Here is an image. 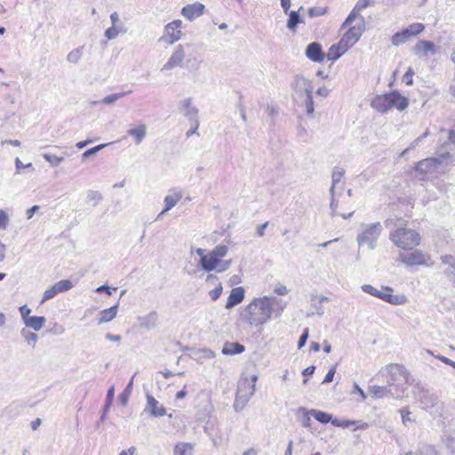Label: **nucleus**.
<instances>
[{"instance_id": "nucleus-11", "label": "nucleus", "mask_w": 455, "mask_h": 455, "mask_svg": "<svg viewBox=\"0 0 455 455\" xmlns=\"http://www.w3.org/2000/svg\"><path fill=\"white\" fill-rule=\"evenodd\" d=\"M441 267L445 277L455 283V255L441 256Z\"/></svg>"}, {"instance_id": "nucleus-46", "label": "nucleus", "mask_w": 455, "mask_h": 455, "mask_svg": "<svg viewBox=\"0 0 455 455\" xmlns=\"http://www.w3.org/2000/svg\"><path fill=\"white\" fill-rule=\"evenodd\" d=\"M417 455H439V452L434 446L425 445L419 450Z\"/></svg>"}, {"instance_id": "nucleus-43", "label": "nucleus", "mask_w": 455, "mask_h": 455, "mask_svg": "<svg viewBox=\"0 0 455 455\" xmlns=\"http://www.w3.org/2000/svg\"><path fill=\"white\" fill-rule=\"evenodd\" d=\"M58 293H60V292L57 291V289L53 284L52 286H51L50 288L45 290V291L43 294V298L40 301V304L43 305L46 300H49V299L54 298Z\"/></svg>"}, {"instance_id": "nucleus-15", "label": "nucleus", "mask_w": 455, "mask_h": 455, "mask_svg": "<svg viewBox=\"0 0 455 455\" xmlns=\"http://www.w3.org/2000/svg\"><path fill=\"white\" fill-rule=\"evenodd\" d=\"M293 86L295 91L301 95L307 96L312 93V83L301 76H297L294 79Z\"/></svg>"}, {"instance_id": "nucleus-60", "label": "nucleus", "mask_w": 455, "mask_h": 455, "mask_svg": "<svg viewBox=\"0 0 455 455\" xmlns=\"http://www.w3.org/2000/svg\"><path fill=\"white\" fill-rule=\"evenodd\" d=\"M308 339V330L305 329L301 336L299 337V342H298V347L301 348L305 346L307 340Z\"/></svg>"}, {"instance_id": "nucleus-40", "label": "nucleus", "mask_w": 455, "mask_h": 455, "mask_svg": "<svg viewBox=\"0 0 455 455\" xmlns=\"http://www.w3.org/2000/svg\"><path fill=\"white\" fill-rule=\"evenodd\" d=\"M43 157L53 167L59 166L65 159L64 156H58L51 153H44Z\"/></svg>"}, {"instance_id": "nucleus-31", "label": "nucleus", "mask_w": 455, "mask_h": 455, "mask_svg": "<svg viewBox=\"0 0 455 455\" xmlns=\"http://www.w3.org/2000/svg\"><path fill=\"white\" fill-rule=\"evenodd\" d=\"M257 379H258V377L256 375H253L251 377V380L243 379V380L240 381L239 385H238V391L241 392L243 388H248L249 392L245 393L243 395L244 396L252 395L254 394V390H255L254 387H255V382L257 381Z\"/></svg>"}, {"instance_id": "nucleus-53", "label": "nucleus", "mask_w": 455, "mask_h": 455, "mask_svg": "<svg viewBox=\"0 0 455 455\" xmlns=\"http://www.w3.org/2000/svg\"><path fill=\"white\" fill-rule=\"evenodd\" d=\"M106 144H100V145H98L96 147H93L88 150H86L85 152L83 153V158H87L92 155H95L97 152H99L100 149H102L103 148H105Z\"/></svg>"}, {"instance_id": "nucleus-39", "label": "nucleus", "mask_w": 455, "mask_h": 455, "mask_svg": "<svg viewBox=\"0 0 455 455\" xmlns=\"http://www.w3.org/2000/svg\"><path fill=\"white\" fill-rule=\"evenodd\" d=\"M20 333L29 346L33 347L36 346L38 341V337L35 332H31L27 329H23L21 330Z\"/></svg>"}, {"instance_id": "nucleus-6", "label": "nucleus", "mask_w": 455, "mask_h": 455, "mask_svg": "<svg viewBox=\"0 0 455 455\" xmlns=\"http://www.w3.org/2000/svg\"><path fill=\"white\" fill-rule=\"evenodd\" d=\"M424 28L425 26L422 23L411 24L406 28L393 35L391 37V43L394 46H399L409 41L411 37L420 34Z\"/></svg>"}, {"instance_id": "nucleus-56", "label": "nucleus", "mask_w": 455, "mask_h": 455, "mask_svg": "<svg viewBox=\"0 0 455 455\" xmlns=\"http://www.w3.org/2000/svg\"><path fill=\"white\" fill-rule=\"evenodd\" d=\"M413 74H414V72H413L412 68H409L408 70L406 71V73L403 76V81L408 85L412 84Z\"/></svg>"}, {"instance_id": "nucleus-63", "label": "nucleus", "mask_w": 455, "mask_h": 455, "mask_svg": "<svg viewBox=\"0 0 455 455\" xmlns=\"http://www.w3.org/2000/svg\"><path fill=\"white\" fill-rule=\"evenodd\" d=\"M310 416H311V414L309 413V411L303 414V417L301 419V424L303 427H308L310 426V423H311Z\"/></svg>"}, {"instance_id": "nucleus-57", "label": "nucleus", "mask_w": 455, "mask_h": 455, "mask_svg": "<svg viewBox=\"0 0 455 455\" xmlns=\"http://www.w3.org/2000/svg\"><path fill=\"white\" fill-rule=\"evenodd\" d=\"M246 407V400H235L233 408L236 412L242 411Z\"/></svg>"}, {"instance_id": "nucleus-17", "label": "nucleus", "mask_w": 455, "mask_h": 455, "mask_svg": "<svg viewBox=\"0 0 455 455\" xmlns=\"http://www.w3.org/2000/svg\"><path fill=\"white\" fill-rule=\"evenodd\" d=\"M306 56L315 62H322L324 59V54L322 52V47L318 43H311L306 49Z\"/></svg>"}, {"instance_id": "nucleus-44", "label": "nucleus", "mask_w": 455, "mask_h": 455, "mask_svg": "<svg viewBox=\"0 0 455 455\" xmlns=\"http://www.w3.org/2000/svg\"><path fill=\"white\" fill-rule=\"evenodd\" d=\"M344 53L338 49V46L336 44L331 45L329 48V51L327 52V58L331 60H337L339 57H341Z\"/></svg>"}, {"instance_id": "nucleus-38", "label": "nucleus", "mask_w": 455, "mask_h": 455, "mask_svg": "<svg viewBox=\"0 0 455 455\" xmlns=\"http://www.w3.org/2000/svg\"><path fill=\"white\" fill-rule=\"evenodd\" d=\"M338 208H339L338 203L333 198V195H331V216H333V217L334 216H340L344 220H347V219H349L354 214V211L350 212L347 214L339 212Z\"/></svg>"}, {"instance_id": "nucleus-22", "label": "nucleus", "mask_w": 455, "mask_h": 455, "mask_svg": "<svg viewBox=\"0 0 455 455\" xmlns=\"http://www.w3.org/2000/svg\"><path fill=\"white\" fill-rule=\"evenodd\" d=\"M414 52L419 56H427L428 52H435V44L430 41L420 40L416 44Z\"/></svg>"}, {"instance_id": "nucleus-26", "label": "nucleus", "mask_w": 455, "mask_h": 455, "mask_svg": "<svg viewBox=\"0 0 455 455\" xmlns=\"http://www.w3.org/2000/svg\"><path fill=\"white\" fill-rule=\"evenodd\" d=\"M145 411H149L150 414L155 417L164 416L165 414V409L157 400H148Z\"/></svg>"}, {"instance_id": "nucleus-24", "label": "nucleus", "mask_w": 455, "mask_h": 455, "mask_svg": "<svg viewBox=\"0 0 455 455\" xmlns=\"http://www.w3.org/2000/svg\"><path fill=\"white\" fill-rule=\"evenodd\" d=\"M363 32V25H355L351 27L343 36H345L351 44H355L361 37Z\"/></svg>"}, {"instance_id": "nucleus-64", "label": "nucleus", "mask_w": 455, "mask_h": 455, "mask_svg": "<svg viewBox=\"0 0 455 455\" xmlns=\"http://www.w3.org/2000/svg\"><path fill=\"white\" fill-rule=\"evenodd\" d=\"M351 395H358L362 398H365V395L363 390L356 384H354L353 390L350 392Z\"/></svg>"}, {"instance_id": "nucleus-23", "label": "nucleus", "mask_w": 455, "mask_h": 455, "mask_svg": "<svg viewBox=\"0 0 455 455\" xmlns=\"http://www.w3.org/2000/svg\"><path fill=\"white\" fill-rule=\"evenodd\" d=\"M369 5V0H359L353 11L350 12L348 17L346 19V20L343 23V27H348L351 25V23L355 20L356 18V15L358 12H362L363 9H365Z\"/></svg>"}, {"instance_id": "nucleus-19", "label": "nucleus", "mask_w": 455, "mask_h": 455, "mask_svg": "<svg viewBox=\"0 0 455 455\" xmlns=\"http://www.w3.org/2000/svg\"><path fill=\"white\" fill-rule=\"evenodd\" d=\"M140 327L145 330H151L155 328L158 322V315L156 312L152 311L148 315L138 318Z\"/></svg>"}, {"instance_id": "nucleus-28", "label": "nucleus", "mask_w": 455, "mask_h": 455, "mask_svg": "<svg viewBox=\"0 0 455 455\" xmlns=\"http://www.w3.org/2000/svg\"><path fill=\"white\" fill-rule=\"evenodd\" d=\"M244 347L237 342H226L222 347L224 355H237L244 351Z\"/></svg>"}, {"instance_id": "nucleus-47", "label": "nucleus", "mask_w": 455, "mask_h": 455, "mask_svg": "<svg viewBox=\"0 0 455 455\" xmlns=\"http://www.w3.org/2000/svg\"><path fill=\"white\" fill-rule=\"evenodd\" d=\"M119 34H126V32L124 31H119V29H117L116 28H114V27H110L108 28L106 31H105V36L108 39V40H113V39H116Z\"/></svg>"}, {"instance_id": "nucleus-59", "label": "nucleus", "mask_w": 455, "mask_h": 455, "mask_svg": "<svg viewBox=\"0 0 455 455\" xmlns=\"http://www.w3.org/2000/svg\"><path fill=\"white\" fill-rule=\"evenodd\" d=\"M335 372H336V366H332L327 372L326 376L324 377L323 383L331 382L333 380Z\"/></svg>"}, {"instance_id": "nucleus-1", "label": "nucleus", "mask_w": 455, "mask_h": 455, "mask_svg": "<svg viewBox=\"0 0 455 455\" xmlns=\"http://www.w3.org/2000/svg\"><path fill=\"white\" fill-rule=\"evenodd\" d=\"M287 306L283 299L275 296L254 298L240 314L241 319L251 327L267 323L272 316L279 317Z\"/></svg>"}, {"instance_id": "nucleus-52", "label": "nucleus", "mask_w": 455, "mask_h": 455, "mask_svg": "<svg viewBox=\"0 0 455 455\" xmlns=\"http://www.w3.org/2000/svg\"><path fill=\"white\" fill-rule=\"evenodd\" d=\"M197 354L199 355L200 359H212L215 357V353L211 349L204 348L199 350Z\"/></svg>"}, {"instance_id": "nucleus-62", "label": "nucleus", "mask_w": 455, "mask_h": 455, "mask_svg": "<svg viewBox=\"0 0 455 455\" xmlns=\"http://www.w3.org/2000/svg\"><path fill=\"white\" fill-rule=\"evenodd\" d=\"M400 413H401L403 424H406V422H408V421H412V419L410 416L411 415V411H408L407 409L401 410Z\"/></svg>"}, {"instance_id": "nucleus-4", "label": "nucleus", "mask_w": 455, "mask_h": 455, "mask_svg": "<svg viewBox=\"0 0 455 455\" xmlns=\"http://www.w3.org/2000/svg\"><path fill=\"white\" fill-rule=\"evenodd\" d=\"M382 230L383 228L380 222L362 224L360 232L356 236L359 247L366 246L371 251L376 249Z\"/></svg>"}, {"instance_id": "nucleus-2", "label": "nucleus", "mask_w": 455, "mask_h": 455, "mask_svg": "<svg viewBox=\"0 0 455 455\" xmlns=\"http://www.w3.org/2000/svg\"><path fill=\"white\" fill-rule=\"evenodd\" d=\"M439 143L444 152H440L437 157H429L419 161L415 168L417 175L432 174L439 170L443 163L451 157L449 150L455 147V132L451 130H441Z\"/></svg>"}, {"instance_id": "nucleus-54", "label": "nucleus", "mask_w": 455, "mask_h": 455, "mask_svg": "<svg viewBox=\"0 0 455 455\" xmlns=\"http://www.w3.org/2000/svg\"><path fill=\"white\" fill-rule=\"evenodd\" d=\"M19 310H20V316H21L23 322L26 323V319H28L29 317H31V315H30L31 309L27 305H23L20 307Z\"/></svg>"}, {"instance_id": "nucleus-55", "label": "nucleus", "mask_w": 455, "mask_h": 455, "mask_svg": "<svg viewBox=\"0 0 455 455\" xmlns=\"http://www.w3.org/2000/svg\"><path fill=\"white\" fill-rule=\"evenodd\" d=\"M274 292L277 295H286L289 292V289L281 283H277L274 287Z\"/></svg>"}, {"instance_id": "nucleus-13", "label": "nucleus", "mask_w": 455, "mask_h": 455, "mask_svg": "<svg viewBox=\"0 0 455 455\" xmlns=\"http://www.w3.org/2000/svg\"><path fill=\"white\" fill-rule=\"evenodd\" d=\"M204 8L203 4L196 2L184 6L181 10V14L188 20H194L203 15Z\"/></svg>"}, {"instance_id": "nucleus-37", "label": "nucleus", "mask_w": 455, "mask_h": 455, "mask_svg": "<svg viewBox=\"0 0 455 455\" xmlns=\"http://www.w3.org/2000/svg\"><path fill=\"white\" fill-rule=\"evenodd\" d=\"M110 20L112 27L116 28L117 29H119V31H124L127 33L128 28L125 26V24L123 21H121L119 14L116 12L111 13Z\"/></svg>"}, {"instance_id": "nucleus-36", "label": "nucleus", "mask_w": 455, "mask_h": 455, "mask_svg": "<svg viewBox=\"0 0 455 455\" xmlns=\"http://www.w3.org/2000/svg\"><path fill=\"white\" fill-rule=\"evenodd\" d=\"M289 15V19L287 21V28L291 30H294L299 23L302 22L300 16L298 12L291 11Z\"/></svg>"}, {"instance_id": "nucleus-10", "label": "nucleus", "mask_w": 455, "mask_h": 455, "mask_svg": "<svg viewBox=\"0 0 455 455\" xmlns=\"http://www.w3.org/2000/svg\"><path fill=\"white\" fill-rule=\"evenodd\" d=\"M186 52L184 46L179 44L175 47L167 62L162 67L161 71H169L176 67H181L185 60Z\"/></svg>"}, {"instance_id": "nucleus-16", "label": "nucleus", "mask_w": 455, "mask_h": 455, "mask_svg": "<svg viewBox=\"0 0 455 455\" xmlns=\"http://www.w3.org/2000/svg\"><path fill=\"white\" fill-rule=\"evenodd\" d=\"M244 289L241 286L233 288L228 298L226 308L230 309L240 304L244 299Z\"/></svg>"}, {"instance_id": "nucleus-12", "label": "nucleus", "mask_w": 455, "mask_h": 455, "mask_svg": "<svg viewBox=\"0 0 455 455\" xmlns=\"http://www.w3.org/2000/svg\"><path fill=\"white\" fill-rule=\"evenodd\" d=\"M379 299L395 306L404 305L407 302V298L404 294H394L393 289L388 286L383 287V291Z\"/></svg>"}, {"instance_id": "nucleus-33", "label": "nucleus", "mask_w": 455, "mask_h": 455, "mask_svg": "<svg viewBox=\"0 0 455 455\" xmlns=\"http://www.w3.org/2000/svg\"><path fill=\"white\" fill-rule=\"evenodd\" d=\"M84 54V46L77 47L70 51L67 56V60L72 64H76Z\"/></svg>"}, {"instance_id": "nucleus-9", "label": "nucleus", "mask_w": 455, "mask_h": 455, "mask_svg": "<svg viewBox=\"0 0 455 455\" xmlns=\"http://www.w3.org/2000/svg\"><path fill=\"white\" fill-rule=\"evenodd\" d=\"M400 259L407 266H427L433 265V261L428 254L420 251H414L408 253H402Z\"/></svg>"}, {"instance_id": "nucleus-49", "label": "nucleus", "mask_w": 455, "mask_h": 455, "mask_svg": "<svg viewBox=\"0 0 455 455\" xmlns=\"http://www.w3.org/2000/svg\"><path fill=\"white\" fill-rule=\"evenodd\" d=\"M356 425V429L362 428H367L368 424L367 423H362L361 421H355V420H343V427L344 428H347L351 426Z\"/></svg>"}, {"instance_id": "nucleus-61", "label": "nucleus", "mask_w": 455, "mask_h": 455, "mask_svg": "<svg viewBox=\"0 0 455 455\" xmlns=\"http://www.w3.org/2000/svg\"><path fill=\"white\" fill-rule=\"evenodd\" d=\"M9 221L7 214L0 210V229L5 228Z\"/></svg>"}, {"instance_id": "nucleus-25", "label": "nucleus", "mask_w": 455, "mask_h": 455, "mask_svg": "<svg viewBox=\"0 0 455 455\" xmlns=\"http://www.w3.org/2000/svg\"><path fill=\"white\" fill-rule=\"evenodd\" d=\"M46 319L44 316H31L28 319H26V323L24 324L26 327L34 330L35 331H39L45 324Z\"/></svg>"}, {"instance_id": "nucleus-30", "label": "nucleus", "mask_w": 455, "mask_h": 455, "mask_svg": "<svg viewBox=\"0 0 455 455\" xmlns=\"http://www.w3.org/2000/svg\"><path fill=\"white\" fill-rule=\"evenodd\" d=\"M370 393L376 398L395 395L391 389H388L387 387L384 386L377 385L370 386Z\"/></svg>"}, {"instance_id": "nucleus-42", "label": "nucleus", "mask_w": 455, "mask_h": 455, "mask_svg": "<svg viewBox=\"0 0 455 455\" xmlns=\"http://www.w3.org/2000/svg\"><path fill=\"white\" fill-rule=\"evenodd\" d=\"M383 287L384 286H381L379 289L378 288H375L373 287L372 285L371 284H363L362 286V290L365 292V293H368L371 296H374V297H377V298H380L381 296V293L383 291Z\"/></svg>"}, {"instance_id": "nucleus-50", "label": "nucleus", "mask_w": 455, "mask_h": 455, "mask_svg": "<svg viewBox=\"0 0 455 455\" xmlns=\"http://www.w3.org/2000/svg\"><path fill=\"white\" fill-rule=\"evenodd\" d=\"M222 290L223 287L221 283H218L217 286L213 290L209 291V296L213 301H215L220 297Z\"/></svg>"}, {"instance_id": "nucleus-21", "label": "nucleus", "mask_w": 455, "mask_h": 455, "mask_svg": "<svg viewBox=\"0 0 455 455\" xmlns=\"http://www.w3.org/2000/svg\"><path fill=\"white\" fill-rule=\"evenodd\" d=\"M181 111L183 115H185L192 122L198 120V109L195 106H193L192 100L190 99H187L182 101Z\"/></svg>"}, {"instance_id": "nucleus-51", "label": "nucleus", "mask_w": 455, "mask_h": 455, "mask_svg": "<svg viewBox=\"0 0 455 455\" xmlns=\"http://www.w3.org/2000/svg\"><path fill=\"white\" fill-rule=\"evenodd\" d=\"M124 94H125V92L114 93V94L108 95L107 97H105L102 100V102L104 104H108V105L112 104V103L116 102L117 100H119L121 97H123Z\"/></svg>"}, {"instance_id": "nucleus-48", "label": "nucleus", "mask_w": 455, "mask_h": 455, "mask_svg": "<svg viewBox=\"0 0 455 455\" xmlns=\"http://www.w3.org/2000/svg\"><path fill=\"white\" fill-rule=\"evenodd\" d=\"M338 49L343 53L348 51L354 44H351L345 36L339 40V42L336 44Z\"/></svg>"}, {"instance_id": "nucleus-8", "label": "nucleus", "mask_w": 455, "mask_h": 455, "mask_svg": "<svg viewBox=\"0 0 455 455\" xmlns=\"http://www.w3.org/2000/svg\"><path fill=\"white\" fill-rule=\"evenodd\" d=\"M388 373L387 382L389 386H400L407 383L409 380V373L406 369L400 364H390L386 368Z\"/></svg>"}, {"instance_id": "nucleus-5", "label": "nucleus", "mask_w": 455, "mask_h": 455, "mask_svg": "<svg viewBox=\"0 0 455 455\" xmlns=\"http://www.w3.org/2000/svg\"><path fill=\"white\" fill-rule=\"evenodd\" d=\"M390 240L399 248L403 250H411L419 244L420 236L412 229L397 228L390 233Z\"/></svg>"}, {"instance_id": "nucleus-18", "label": "nucleus", "mask_w": 455, "mask_h": 455, "mask_svg": "<svg viewBox=\"0 0 455 455\" xmlns=\"http://www.w3.org/2000/svg\"><path fill=\"white\" fill-rule=\"evenodd\" d=\"M118 307L119 304L117 303L109 308L100 311L97 315L98 324L107 323L115 319L117 315Z\"/></svg>"}, {"instance_id": "nucleus-58", "label": "nucleus", "mask_w": 455, "mask_h": 455, "mask_svg": "<svg viewBox=\"0 0 455 455\" xmlns=\"http://www.w3.org/2000/svg\"><path fill=\"white\" fill-rule=\"evenodd\" d=\"M307 111L308 114H312L314 112V107H313V97L312 93L306 96V101H305Z\"/></svg>"}, {"instance_id": "nucleus-32", "label": "nucleus", "mask_w": 455, "mask_h": 455, "mask_svg": "<svg viewBox=\"0 0 455 455\" xmlns=\"http://www.w3.org/2000/svg\"><path fill=\"white\" fill-rule=\"evenodd\" d=\"M345 173L342 168L335 167L332 172V184L330 189L331 195H333L337 185L341 181V179Z\"/></svg>"}, {"instance_id": "nucleus-29", "label": "nucleus", "mask_w": 455, "mask_h": 455, "mask_svg": "<svg viewBox=\"0 0 455 455\" xmlns=\"http://www.w3.org/2000/svg\"><path fill=\"white\" fill-rule=\"evenodd\" d=\"M127 134L134 137L135 142L137 144H140L146 137L147 127L145 124H140V125L137 126L136 128L130 129L127 132Z\"/></svg>"}, {"instance_id": "nucleus-41", "label": "nucleus", "mask_w": 455, "mask_h": 455, "mask_svg": "<svg viewBox=\"0 0 455 455\" xmlns=\"http://www.w3.org/2000/svg\"><path fill=\"white\" fill-rule=\"evenodd\" d=\"M86 199L95 206L102 201L103 196L99 191L88 190L86 193Z\"/></svg>"}, {"instance_id": "nucleus-34", "label": "nucleus", "mask_w": 455, "mask_h": 455, "mask_svg": "<svg viewBox=\"0 0 455 455\" xmlns=\"http://www.w3.org/2000/svg\"><path fill=\"white\" fill-rule=\"evenodd\" d=\"M193 445L190 443H180L174 449V455H193Z\"/></svg>"}, {"instance_id": "nucleus-27", "label": "nucleus", "mask_w": 455, "mask_h": 455, "mask_svg": "<svg viewBox=\"0 0 455 455\" xmlns=\"http://www.w3.org/2000/svg\"><path fill=\"white\" fill-rule=\"evenodd\" d=\"M182 195L180 193L173 192L172 194L167 195L164 197V209L161 212V214H164L168 211H170L172 207H174L177 203L181 199Z\"/></svg>"}, {"instance_id": "nucleus-14", "label": "nucleus", "mask_w": 455, "mask_h": 455, "mask_svg": "<svg viewBox=\"0 0 455 455\" xmlns=\"http://www.w3.org/2000/svg\"><path fill=\"white\" fill-rule=\"evenodd\" d=\"M389 105L390 109L395 108L399 111H403L408 107L409 100L397 91H393L389 92Z\"/></svg>"}, {"instance_id": "nucleus-7", "label": "nucleus", "mask_w": 455, "mask_h": 455, "mask_svg": "<svg viewBox=\"0 0 455 455\" xmlns=\"http://www.w3.org/2000/svg\"><path fill=\"white\" fill-rule=\"evenodd\" d=\"M182 21L180 20H173L172 22L165 25L163 36L159 38V42H164L169 44H173L178 42L182 36L180 29Z\"/></svg>"}, {"instance_id": "nucleus-20", "label": "nucleus", "mask_w": 455, "mask_h": 455, "mask_svg": "<svg viewBox=\"0 0 455 455\" xmlns=\"http://www.w3.org/2000/svg\"><path fill=\"white\" fill-rule=\"evenodd\" d=\"M371 107L379 112L390 110L389 93L375 97L371 101Z\"/></svg>"}, {"instance_id": "nucleus-35", "label": "nucleus", "mask_w": 455, "mask_h": 455, "mask_svg": "<svg viewBox=\"0 0 455 455\" xmlns=\"http://www.w3.org/2000/svg\"><path fill=\"white\" fill-rule=\"evenodd\" d=\"M309 413L317 421H319L321 423H323V424H326V423H328V422H330L331 420V415L327 413V412H324V411H317V410L312 409V410L309 411Z\"/></svg>"}, {"instance_id": "nucleus-45", "label": "nucleus", "mask_w": 455, "mask_h": 455, "mask_svg": "<svg viewBox=\"0 0 455 455\" xmlns=\"http://www.w3.org/2000/svg\"><path fill=\"white\" fill-rule=\"evenodd\" d=\"M57 291L63 292L70 290L73 287V283L69 280H61L54 283Z\"/></svg>"}, {"instance_id": "nucleus-3", "label": "nucleus", "mask_w": 455, "mask_h": 455, "mask_svg": "<svg viewBox=\"0 0 455 455\" xmlns=\"http://www.w3.org/2000/svg\"><path fill=\"white\" fill-rule=\"evenodd\" d=\"M195 252L200 256L198 267L205 272L223 273L229 269L233 262L232 259H224L228 252V247L224 244H218L209 251L197 248Z\"/></svg>"}]
</instances>
